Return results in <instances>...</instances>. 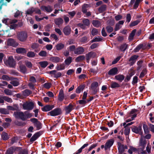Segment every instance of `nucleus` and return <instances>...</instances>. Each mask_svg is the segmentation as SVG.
I'll use <instances>...</instances> for the list:
<instances>
[{
    "label": "nucleus",
    "mask_w": 154,
    "mask_h": 154,
    "mask_svg": "<svg viewBox=\"0 0 154 154\" xmlns=\"http://www.w3.org/2000/svg\"><path fill=\"white\" fill-rule=\"evenodd\" d=\"M65 68V65L64 63H60L59 65H57L56 69L58 70H63Z\"/></svg>",
    "instance_id": "c9c22d12"
},
{
    "label": "nucleus",
    "mask_w": 154,
    "mask_h": 154,
    "mask_svg": "<svg viewBox=\"0 0 154 154\" xmlns=\"http://www.w3.org/2000/svg\"><path fill=\"white\" fill-rule=\"evenodd\" d=\"M54 21L55 23L59 27L60 26L62 25L63 23V19L60 17L56 18L54 19Z\"/></svg>",
    "instance_id": "412c9836"
},
{
    "label": "nucleus",
    "mask_w": 154,
    "mask_h": 154,
    "mask_svg": "<svg viewBox=\"0 0 154 154\" xmlns=\"http://www.w3.org/2000/svg\"><path fill=\"white\" fill-rule=\"evenodd\" d=\"M17 38L20 41L22 42L26 41L28 38V33L25 31L18 32L17 33Z\"/></svg>",
    "instance_id": "f257e3e1"
},
{
    "label": "nucleus",
    "mask_w": 154,
    "mask_h": 154,
    "mask_svg": "<svg viewBox=\"0 0 154 154\" xmlns=\"http://www.w3.org/2000/svg\"><path fill=\"white\" fill-rule=\"evenodd\" d=\"M85 57L83 55H80L76 58L75 61L77 62H79L80 61L85 60Z\"/></svg>",
    "instance_id": "ea45409f"
},
{
    "label": "nucleus",
    "mask_w": 154,
    "mask_h": 154,
    "mask_svg": "<svg viewBox=\"0 0 154 154\" xmlns=\"http://www.w3.org/2000/svg\"><path fill=\"white\" fill-rule=\"evenodd\" d=\"M28 150L26 149H24L23 150H20L19 153V154H28Z\"/></svg>",
    "instance_id": "774afa93"
},
{
    "label": "nucleus",
    "mask_w": 154,
    "mask_h": 154,
    "mask_svg": "<svg viewBox=\"0 0 154 154\" xmlns=\"http://www.w3.org/2000/svg\"><path fill=\"white\" fill-rule=\"evenodd\" d=\"M3 98L4 100L7 102L12 103L13 102L11 98H9L7 96H4Z\"/></svg>",
    "instance_id": "6e6d98bb"
},
{
    "label": "nucleus",
    "mask_w": 154,
    "mask_h": 154,
    "mask_svg": "<svg viewBox=\"0 0 154 154\" xmlns=\"http://www.w3.org/2000/svg\"><path fill=\"white\" fill-rule=\"evenodd\" d=\"M39 56L42 57H45L47 56V53L46 51L42 50L38 53Z\"/></svg>",
    "instance_id": "8fccbe9b"
},
{
    "label": "nucleus",
    "mask_w": 154,
    "mask_h": 154,
    "mask_svg": "<svg viewBox=\"0 0 154 154\" xmlns=\"http://www.w3.org/2000/svg\"><path fill=\"white\" fill-rule=\"evenodd\" d=\"M72 57H69L67 58L64 61V63L66 65L69 66L72 62Z\"/></svg>",
    "instance_id": "4c0bfd02"
},
{
    "label": "nucleus",
    "mask_w": 154,
    "mask_h": 154,
    "mask_svg": "<svg viewBox=\"0 0 154 154\" xmlns=\"http://www.w3.org/2000/svg\"><path fill=\"white\" fill-rule=\"evenodd\" d=\"M41 9L43 11H45L48 12H50L52 11V9L51 6L48 5L46 6H42L41 8Z\"/></svg>",
    "instance_id": "5701e85b"
},
{
    "label": "nucleus",
    "mask_w": 154,
    "mask_h": 154,
    "mask_svg": "<svg viewBox=\"0 0 154 154\" xmlns=\"http://www.w3.org/2000/svg\"><path fill=\"white\" fill-rule=\"evenodd\" d=\"M23 95L25 97L29 96L32 93L31 91L29 89H26L22 91Z\"/></svg>",
    "instance_id": "cd10ccee"
},
{
    "label": "nucleus",
    "mask_w": 154,
    "mask_h": 154,
    "mask_svg": "<svg viewBox=\"0 0 154 154\" xmlns=\"http://www.w3.org/2000/svg\"><path fill=\"white\" fill-rule=\"evenodd\" d=\"M71 29L69 26L67 25L65 26L63 29V31L65 35H69L71 32Z\"/></svg>",
    "instance_id": "9b49d317"
},
{
    "label": "nucleus",
    "mask_w": 154,
    "mask_h": 154,
    "mask_svg": "<svg viewBox=\"0 0 154 154\" xmlns=\"http://www.w3.org/2000/svg\"><path fill=\"white\" fill-rule=\"evenodd\" d=\"M118 73V70L117 67H115L110 69L108 72L109 75L114 76Z\"/></svg>",
    "instance_id": "f8f14e48"
},
{
    "label": "nucleus",
    "mask_w": 154,
    "mask_h": 154,
    "mask_svg": "<svg viewBox=\"0 0 154 154\" xmlns=\"http://www.w3.org/2000/svg\"><path fill=\"white\" fill-rule=\"evenodd\" d=\"M114 143V140L112 139L109 140L107 141L105 145V150L107 149L108 148H109Z\"/></svg>",
    "instance_id": "a211bd4d"
},
{
    "label": "nucleus",
    "mask_w": 154,
    "mask_h": 154,
    "mask_svg": "<svg viewBox=\"0 0 154 154\" xmlns=\"http://www.w3.org/2000/svg\"><path fill=\"white\" fill-rule=\"evenodd\" d=\"M1 136L2 139L4 140H7L9 138L7 134L5 132H2Z\"/></svg>",
    "instance_id": "de8ad7c7"
},
{
    "label": "nucleus",
    "mask_w": 154,
    "mask_h": 154,
    "mask_svg": "<svg viewBox=\"0 0 154 154\" xmlns=\"http://www.w3.org/2000/svg\"><path fill=\"white\" fill-rule=\"evenodd\" d=\"M140 22V21L138 20H136L133 22H132L130 25V27H132L137 25Z\"/></svg>",
    "instance_id": "09e8293b"
},
{
    "label": "nucleus",
    "mask_w": 154,
    "mask_h": 154,
    "mask_svg": "<svg viewBox=\"0 0 154 154\" xmlns=\"http://www.w3.org/2000/svg\"><path fill=\"white\" fill-rule=\"evenodd\" d=\"M88 145V143H86L84 144L80 149H79L78 150V152L75 153V154H79L82 151L83 149L85 147H86Z\"/></svg>",
    "instance_id": "3c124183"
},
{
    "label": "nucleus",
    "mask_w": 154,
    "mask_h": 154,
    "mask_svg": "<svg viewBox=\"0 0 154 154\" xmlns=\"http://www.w3.org/2000/svg\"><path fill=\"white\" fill-rule=\"evenodd\" d=\"M74 109V106L71 103L66 107L65 110L66 114L69 113L73 109Z\"/></svg>",
    "instance_id": "2eb2a0df"
},
{
    "label": "nucleus",
    "mask_w": 154,
    "mask_h": 154,
    "mask_svg": "<svg viewBox=\"0 0 154 154\" xmlns=\"http://www.w3.org/2000/svg\"><path fill=\"white\" fill-rule=\"evenodd\" d=\"M29 81L30 82H32L34 84L36 82V80L35 78L33 76L30 77Z\"/></svg>",
    "instance_id": "338daca9"
},
{
    "label": "nucleus",
    "mask_w": 154,
    "mask_h": 154,
    "mask_svg": "<svg viewBox=\"0 0 154 154\" xmlns=\"http://www.w3.org/2000/svg\"><path fill=\"white\" fill-rule=\"evenodd\" d=\"M144 46L143 44H139L134 49V52H137L139 51V50L141 49H142L143 50H144L145 48H144Z\"/></svg>",
    "instance_id": "a878e982"
},
{
    "label": "nucleus",
    "mask_w": 154,
    "mask_h": 154,
    "mask_svg": "<svg viewBox=\"0 0 154 154\" xmlns=\"http://www.w3.org/2000/svg\"><path fill=\"white\" fill-rule=\"evenodd\" d=\"M20 71L23 73H25L27 72V69L26 66L24 65H20L19 66Z\"/></svg>",
    "instance_id": "2f4dec72"
},
{
    "label": "nucleus",
    "mask_w": 154,
    "mask_h": 154,
    "mask_svg": "<svg viewBox=\"0 0 154 154\" xmlns=\"http://www.w3.org/2000/svg\"><path fill=\"white\" fill-rule=\"evenodd\" d=\"M60 58L57 56L51 57L50 58L49 60L51 62L55 63H57L60 62Z\"/></svg>",
    "instance_id": "393cba45"
},
{
    "label": "nucleus",
    "mask_w": 154,
    "mask_h": 154,
    "mask_svg": "<svg viewBox=\"0 0 154 154\" xmlns=\"http://www.w3.org/2000/svg\"><path fill=\"white\" fill-rule=\"evenodd\" d=\"M62 113V109L60 108H57L48 113V114L51 116H55L60 115Z\"/></svg>",
    "instance_id": "39448f33"
},
{
    "label": "nucleus",
    "mask_w": 154,
    "mask_h": 154,
    "mask_svg": "<svg viewBox=\"0 0 154 154\" xmlns=\"http://www.w3.org/2000/svg\"><path fill=\"white\" fill-rule=\"evenodd\" d=\"M0 112L2 114H8L9 112L6 109L1 108H0Z\"/></svg>",
    "instance_id": "c03bdc74"
},
{
    "label": "nucleus",
    "mask_w": 154,
    "mask_h": 154,
    "mask_svg": "<svg viewBox=\"0 0 154 154\" xmlns=\"http://www.w3.org/2000/svg\"><path fill=\"white\" fill-rule=\"evenodd\" d=\"M136 29H133L130 34L128 37V39L129 40H131L133 39L134 36L136 33Z\"/></svg>",
    "instance_id": "f704fd0d"
},
{
    "label": "nucleus",
    "mask_w": 154,
    "mask_h": 154,
    "mask_svg": "<svg viewBox=\"0 0 154 154\" xmlns=\"http://www.w3.org/2000/svg\"><path fill=\"white\" fill-rule=\"evenodd\" d=\"M125 130L124 131V134L126 135H128L130 133V128L128 127V126H125L124 127Z\"/></svg>",
    "instance_id": "a18cd8bd"
},
{
    "label": "nucleus",
    "mask_w": 154,
    "mask_h": 154,
    "mask_svg": "<svg viewBox=\"0 0 154 154\" xmlns=\"http://www.w3.org/2000/svg\"><path fill=\"white\" fill-rule=\"evenodd\" d=\"M82 22L84 25L86 26H89L90 23L89 20L88 19H85L82 20Z\"/></svg>",
    "instance_id": "4d7b16f0"
},
{
    "label": "nucleus",
    "mask_w": 154,
    "mask_h": 154,
    "mask_svg": "<svg viewBox=\"0 0 154 154\" xmlns=\"http://www.w3.org/2000/svg\"><path fill=\"white\" fill-rule=\"evenodd\" d=\"M147 72V70L146 69H143L142 70V72L140 73L139 76V77L140 78H142L143 77L144 75L146 74Z\"/></svg>",
    "instance_id": "49530a36"
},
{
    "label": "nucleus",
    "mask_w": 154,
    "mask_h": 154,
    "mask_svg": "<svg viewBox=\"0 0 154 154\" xmlns=\"http://www.w3.org/2000/svg\"><path fill=\"white\" fill-rule=\"evenodd\" d=\"M35 54L33 51H29L27 54V56L29 58H33L35 56Z\"/></svg>",
    "instance_id": "a19ab883"
},
{
    "label": "nucleus",
    "mask_w": 154,
    "mask_h": 154,
    "mask_svg": "<svg viewBox=\"0 0 154 154\" xmlns=\"http://www.w3.org/2000/svg\"><path fill=\"white\" fill-rule=\"evenodd\" d=\"M88 4L84 5L82 7V11L84 13H85L87 12V8L88 7Z\"/></svg>",
    "instance_id": "5fc2aeb1"
},
{
    "label": "nucleus",
    "mask_w": 154,
    "mask_h": 154,
    "mask_svg": "<svg viewBox=\"0 0 154 154\" xmlns=\"http://www.w3.org/2000/svg\"><path fill=\"white\" fill-rule=\"evenodd\" d=\"M103 38L102 37L100 38H97L95 37L91 41V43H93L95 42H99L102 41Z\"/></svg>",
    "instance_id": "37998d69"
},
{
    "label": "nucleus",
    "mask_w": 154,
    "mask_h": 154,
    "mask_svg": "<svg viewBox=\"0 0 154 154\" xmlns=\"http://www.w3.org/2000/svg\"><path fill=\"white\" fill-rule=\"evenodd\" d=\"M145 146H141V147L138 148V151L141 154H146V152L145 150H143V149Z\"/></svg>",
    "instance_id": "603ef678"
},
{
    "label": "nucleus",
    "mask_w": 154,
    "mask_h": 154,
    "mask_svg": "<svg viewBox=\"0 0 154 154\" xmlns=\"http://www.w3.org/2000/svg\"><path fill=\"white\" fill-rule=\"evenodd\" d=\"M14 115L17 119H20L23 121H25V113L22 111H16L14 112Z\"/></svg>",
    "instance_id": "0eeeda50"
},
{
    "label": "nucleus",
    "mask_w": 154,
    "mask_h": 154,
    "mask_svg": "<svg viewBox=\"0 0 154 154\" xmlns=\"http://www.w3.org/2000/svg\"><path fill=\"white\" fill-rule=\"evenodd\" d=\"M128 48V45L126 43H124L120 46V50L121 51L124 52Z\"/></svg>",
    "instance_id": "58836bf2"
},
{
    "label": "nucleus",
    "mask_w": 154,
    "mask_h": 154,
    "mask_svg": "<svg viewBox=\"0 0 154 154\" xmlns=\"http://www.w3.org/2000/svg\"><path fill=\"white\" fill-rule=\"evenodd\" d=\"M58 98V100L60 101H62L63 100L64 98L65 99H66V96H64L63 91L62 89H61L60 91Z\"/></svg>",
    "instance_id": "6ab92c4d"
},
{
    "label": "nucleus",
    "mask_w": 154,
    "mask_h": 154,
    "mask_svg": "<svg viewBox=\"0 0 154 154\" xmlns=\"http://www.w3.org/2000/svg\"><path fill=\"white\" fill-rule=\"evenodd\" d=\"M4 62L7 66L10 67H14L16 65V63L12 56L9 57L8 60H4Z\"/></svg>",
    "instance_id": "f03ea898"
},
{
    "label": "nucleus",
    "mask_w": 154,
    "mask_h": 154,
    "mask_svg": "<svg viewBox=\"0 0 154 154\" xmlns=\"http://www.w3.org/2000/svg\"><path fill=\"white\" fill-rule=\"evenodd\" d=\"M137 112H138V113H140L138 110L135 109H132L130 112L128 114L127 117H131L132 120H134V118L137 116Z\"/></svg>",
    "instance_id": "423d86ee"
},
{
    "label": "nucleus",
    "mask_w": 154,
    "mask_h": 154,
    "mask_svg": "<svg viewBox=\"0 0 154 154\" xmlns=\"http://www.w3.org/2000/svg\"><path fill=\"white\" fill-rule=\"evenodd\" d=\"M139 57V56L134 55L131 56L128 60V61L130 62L128 64L130 66H133L135 63L136 60Z\"/></svg>",
    "instance_id": "9d476101"
},
{
    "label": "nucleus",
    "mask_w": 154,
    "mask_h": 154,
    "mask_svg": "<svg viewBox=\"0 0 154 154\" xmlns=\"http://www.w3.org/2000/svg\"><path fill=\"white\" fill-rule=\"evenodd\" d=\"M85 86L84 84L81 85L77 88L75 92L77 94H79L85 88Z\"/></svg>",
    "instance_id": "bb28decb"
},
{
    "label": "nucleus",
    "mask_w": 154,
    "mask_h": 154,
    "mask_svg": "<svg viewBox=\"0 0 154 154\" xmlns=\"http://www.w3.org/2000/svg\"><path fill=\"white\" fill-rule=\"evenodd\" d=\"M92 24L94 27L97 28L99 27L101 25L100 22L98 20H93Z\"/></svg>",
    "instance_id": "e433bc0d"
},
{
    "label": "nucleus",
    "mask_w": 154,
    "mask_h": 154,
    "mask_svg": "<svg viewBox=\"0 0 154 154\" xmlns=\"http://www.w3.org/2000/svg\"><path fill=\"white\" fill-rule=\"evenodd\" d=\"M13 148L11 147L8 149L5 154H13Z\"/></svg>",
    "instance_id": "e2e57ef3"
},
{
    "label": "nucleus",
    "mask_w": 154,
    "mask_h": 154,
    "mask_svg": "<svg viewBox=\"0 0 154 154\" xmlns=\"http://www.w3.org/2000/svg\"><path fill=\"white\" fill-rule=\"evenodd\" d=\"M10 83L12 85L14 86H18L20 84L19 82L17 81L13 80L10 82Z\"/></svg>",
    "instance_id": "bf43d9fd"
},
{
    "label": "nucleus",
    "mask_w": 154,
    "mask_h": 154,
    "mask_svg": "<svg viewBox=\"0 0 154 154\" xmlns=\"http://www.w3.org/2000/svg\"><path fill=\"white\" fill-rule=\"evenodd\" d=\"M125 78L123 75L121 74L116 75L115 77V79L120 82H122L124 80Z\"/></svg>",
    "instance_id": "b1692460"
},
{
    "label": "nucleus",
    "mask_w": 154,
    "mask_h": 154,
    "mask_svg": "<svg viewBox=\"0 0 154 154\" xmlns=\"http://www.w3.org/2000/svg\"><path fill=\"white\" fill-rule=\"evenodd\" d=\"M106 10V5L103 4L101 5L98 9V11L100 13H102Z\"/></svg>",
    "instance_id": "c85d7f7f"
},
{
    "label": "nucleus",
    "mask_w": 154,
    "mask_h": 154,
    "mask_svg": "<svg viewBox=\"0 0 154 154\" xmlns=\"http://www.w3.org/2000/svg\"><path fill=\"white\" fill-rule=\"evenodd\" d=\"M51 84L49 82H46L43 85V87L46 89H49L51 87Z\"/></svg>",
    "instance_id": "13d9d810"
},
{
    "label": "nucleus",
    "mask_w": 154,
    "mask_h": 154,
    "mask_svg": "<svg viewBox=\"0 0 154 154\" xmlns=\"http://www.w3.org/2000/svg\"><path fill=\"white\" fill-rule=\"evenodd\" d=\"M25 65L26 66L29 68H31L32 67V63L28 61H26L25 62Z\"/></svg>",
    "instance_id": "69168bd1"
},
{
    "label": "nucleus",
    "mask_w": 154,
    "mask_h": 154,
    "mask_svg": "<svg viewBox=\"0 0 154 154\" xmlns=\"http://www.w3.org/2000/svg\"><path fill=\"white\" fill-rule=\"evenodd\" d=\"M30 121L33 123L35 125H41V122L36 119L35 118L31 119Z\"/></svg>",
    "instance_id": "473e14b6"
},
{
    "label": "nucleus",
    "mask_w": 154,
    "mask_h": 154,
    "mask_svg": "<svg viewBox=\"0 0 154 154\" xmlns=\"http://www.w3.org/2000/svg\"><path fill=\"white\" fill-rule=\"evenodd\" d=\"M16 52L18 54H24L26 53V51L24 48H19L16 49Z\"/></svg>",
    "instance_id": "4be33fe9"
},
{
    "label": "nucleus",
    "mask_w": 154,
    "mask_h": 154,
    "mask_svg": "<svg viewBox=\"0 0 154 154\" xmlns=\"http://www.w3.org/2000/svg\"><path fill=\"white\" fill-rule=\"evenodd\" d=\"M110 87L112 88H116L120 87V86L118 83L112 81L111 82Z\"/></svg>",
    "instance_id": "c756f323"
},
{
    "label": "nucleus",
    "mask_w": 154,
    "mask_h": 154,
    "mask_svg": "<svg viewBox=\"0 0 154 154\" xmlns=\"http://www.w3.org/2000/svg\"><path fill=\"white\" fill-rule=\"evenodd\" d=\"M43 133L42 131H40L35 133L30 138V141L31 142L35 141L38 137Z\"/></svg>",
    "instance_id": "ddd939ff"
},
{
    "label": "nucleus",
    "mask_w": 154,
    "mask_h": 154,
    "mask_svg": "<svg viewBox=\"0 0 154 154\" xmlns=\"http://www.w3.org/2000/svg\"><path fill=\"white\" fill-rule=\"evenodd\" d=\"M54 107L53 105H47L42 108L41 109L43 112H47L51 110Z\"/></svg>",
    "instance_id": "aec40b11"
},
{
    "label": "nucleus",
    "mask_w": 154,
    "mask_h": 154,
    "mask_svg": "<svg viewBox=\"0 0 154 154\" xmlns=\"http://www.w3.org/2000/svg\"><path fill=\"white\" fill-rule=\"evenodd\" d=\"M79 40L81 42L84 43L87 42L89 41V40H88V38L85 36L80 38Z\"/></svg>",
    "instance_id": "79ce46f5"
},
{
    "label": "nucleus",
    "mask_w": 154,
    "mask_h": 154,
    "mask_svg": "<svg viewBox=\"0 0 154 154\" xmlns=\"http://www.w3.org/2000/svg\"><path fill=\"white\" fill-rule=\"evenodd\" d=\"M38 63L41 67L43 68H45L48 64V62L46 61H40Z\"/></svg>",
    "instance_id": "7c9ffc66"
},
{
    "label": "nucleus",
    "mask_w": 154,
    "mask_h": 154,
    "mask_svg": "<svg viewBox=\"0 0 154 154\" xmlns=\"http://www.w3.org/2000/svg\"><path fill=\"white\" fill-rule=\"evenodd\" d=\"M34 11L35 10L34 8H32L30 9H28L27 10L26 12V14H29L30 15H32V14L33 13Z\"/></svg>",
    "instance_id": "864d4df0"
},
{
    "label": "nucleus",
    "mask_w": 154,
    "mask_h": 154,
    "mask_svg": "<svg viewBox=\"0 0 154 154\" xmlns=\"http://www.w3.org/2000/svg\"><path fill=\"white\" fill-rule=\"evenodd\" d=\"M23 107L24 110H32L34 108V104L32 102H26L23 104Z\"/></svg>",
    "instance_id": "20e7f679"
},
{
    "label": "nucleus",
    "mask_w": 154,
    "mask_h": 154,
    "mask_svg": "<svg viewBox=\"0 0 154 154\" xmlns=\"http://www.w3.org/2000/svg\"><path fill=\"white\" fill-rule=\"evenodd\" d=\"M64 45L63 43H60L56 45V49L57 51L63 49L64 47Z\"/></svg>",
    "instance_id": "72a5a7b5"
},
{
    "label": "nucleus",
    "mask_w": 154,
    "mask_h": 154,
    "mask_svg": "<svg viewBox=\"0 0 154 154\" xmlns=\"http://www.w3.org/2000/svg\"><path fill=\"white\" fill-rule=\"evenodd\" d=\"M84 49L83 47H79L76 48L75 50L74 54H81L83 53Z\"/></svg>",
    "instance_id": "dca6fc26"
},
{
    "label": "nucleus",
    "mask_w": 154,
    "mask_h": 154,
    "mask_svg": "<svg viewBox=\"0 0 154 154\" xmlns=\"http://www.w3.org/2000/svg\"><path fill=\"white\" fill-rule=\"evenodd\" d=\"M28 85L30 89L32 90H34L35 89V85L34 83L30 82L28 83Z\"/></svg>",
    "instance_id": "0e129e2a"
},
{
    "label": "nucleus",
    "mask_w": 154,
    "mask_h": 154,
    "mask_svg": "<svg viewBox=\"0 0 154 154\" xmlns=\"http://www.w3.org/2000/svg\"><path fill=\"white\" fill-rule=\"evenodd\" d=\"M132 130L133 132L139 134H140L141 133V127L140 126H139L138 127L134 126L132 128Z\"/></svg>",
    "instance_id": "f3484780"
},
{
    "label": "nucleus",
    "mask_w": 154,
    "mask_h": 154,
    "mask_svg": "<svg viewBox=\"0 0 154 154\" xmlns=\"http://www.w3.org/2000/svg\"><path fill=\"white\" fill-rule=\"evenodd\" d=\"M98 87V82H94L91 83L90 88L92 90V95H95L97 94L99 90V88Z\"/></svg>",
    "instance_id": "7ed1b4c3"
},
{
    "label": "nucleus",
    "mask_w": 154,
    "mask_h": 154,
    "mask_svg": "<svg viewBox=\"0 0 154 154\" xmlns=\"http://www.w3.org/2000/svg\"><path fill=\"white\" fill-rule=\"evenodd\" d=\"M119 152L120 153H122L125 151V149H127V147L126 146L122 145L120 143H118Z\"/></svg>",
    "instance_id": "4468645a"
},
{
    "label": "nucleus",
    "mask_w": 154,
    "mask_h": 154,
    "mask_svg": "<svg viewBox=\"0 0 154 154\" xmlns=\"http://www.w3.org/2000/svg\"><path fill=\"white\" fill-rule=\"evenodd\" d=\"M7 45L9 46H11L15 48L19 44L16 41L15 39L13 38H9L8 39L7 41Z\"/></svg>",
    "instance_id": "6e6552de"
},
{
    "label": "nucleus",
    "mask_w": 154,
    "mask_h": 154,
    "mask_svg": "<svg viewBox=\"0 0 154 154\" xmlns=\"http://www.w3.org/2000/svg\"><path fill=\"white\" fill-rule=\"evenodd\" d=\"M107 31L108 33H110L113 30V28L110 26H108L106 27Z\"/></svg>",
    "instance_id": "680f3d73"
},
{
    "label": "nucleus",
    "mask_w": 154,
    "mask_h": 154,
    "mask_svg": "<svg viewBox=\"0 0 154 154\" xmlns=\"http://www.w3.org/2000/svg\"><path fill=\"white\" fill-rule=\"evenodd\" d=\"M98 31L97 29L95 28H93L91 31V34L93 36H94L98 34Z\"/></svg>",
    "instance_id": "052dcab7"
},
{
    "label": "nucleus",
    "mask_w": 154,
    "mask_h": 154,
    "mask_svg": "<svg viewBox=\"0 0 154 154\" xmlns=\"http://www.w3.org/2000/svg\"><path fill=\"white\" fill-rule=\"evenodd\" d=\"M96 53L93 51H91L88 54H86L85 55V57L87 63H89L91 58H94L96 56Z\"/></svg>",
    "instance_id": "1a4fd4ad"
}]
</instances>
